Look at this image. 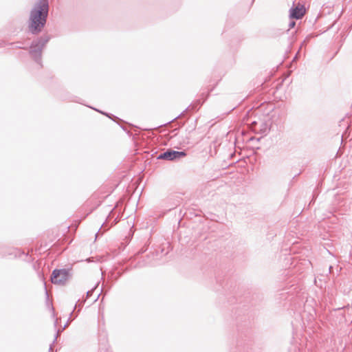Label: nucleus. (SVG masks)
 <instances>
[{"label":"nucleus","instance_id":"nucleus-1","mask_svg":"<svg viewBox=\"0 0 352 352\" xmlns=\"http://www.w3.org/2000/svg\"><path fill=\"white\" fill-rule=\"evenodd\" d=\"M49 14L48 0H38L31 9L28 19V30L34 35L41 32Z\"/></svg>","mask_w":352,"mask_h":352},{"label":"nucleus","instance_id":"nucleus-2","mask_svg":"<svg viewBox=\"0 0 352 352\" xmlns=\"http://www.w3.org/2000/svg\"><path fill=\"white\" fill-rule=\"evenodd\" d=\"M48 35H43L34 39L30 47V54L36 63L41 65L42 58V50L50 41Z\"/></svg>","mask_w":352,"mask_h":352},{"label":"nucleus","instance_id":"nucleus-3","mask_svg":"<svg viewBox=\"0 0 352 352\" xmlns=\"http://www.w3.org/2000/svg\"><path fill=\"white\" fill-rule=\"evenodd\" d=\"M71 277L69 269H55L52 271L51 281L55 285H65Z\"/></svg>","mask_w":352,"mask_h":352},{"label":"nucleus","instance_id":"nucleus-4","mask_svg":"<svg viewBox=\"0 0 352 352\" xmlns=\"http://www.w3.org/2000/svg\"><path fill=\"white\" fill-rule=\"evenodd\" d=\"M186 151H177L172 149H167L157 156L158 160L174 161L186 156Z\"/></svg>","mask_w":352,"mask_h":352},{"label":"nucleus","instance_id":"nucleus-5","mask_svg":"<svg viewBox=\"0 0 352 352\" xmlns=\"http://www.w3.org/2000/svg\"><path fill=\"white\" fill-rule=\"evenodd\" d=\"M305 13V10L303 6L300 7L296 6L289 10V17L292 19H300L304 16Z\"/></svg>","mask_w":352,"mask_h":352},{"label":"nucleus","instance_id":"nucleus-6","mask_svg":"<svg viewBox=\"0 0 352 352\" xmlns=\"http://www.w3.org/2000/svg\"><path fill=\"white\" fill-rule=\"evenodd\" d=\"M60 333V329L57 330L56 333L55 335V338H54L52 343L50 345L49 352H51L52 351L53 345L54 344V343L56 342L58 337L59 336Z\"/></svg>","mask_w":352,"mask_h":352},{"label":"nucleus","instance_id":"nucleus-7","mask_svg":"<svg viewBox=\"0 0 352 352\" xmlns=\"http://www.w3.org/2000/svg\"><path fill=\"white\" fill-rule=\"evenodd\" d=\"M259 132L261 134L265 133L267 132V126L265 123H261V127L259 128Z\"/></svg>","mask_w":352,"mask_h":352},{"label":"nucleus","instance_id":"nucleus-8","mask_svg":"<svg viewBox=\"0 0 352 352\" xmlns=\"http://www.w3.org/2000/svg\"><path fill=\"white\" fill-rule=\"evenodd\" d=\"M114 216H115L114 209H112L111 211L110 212L109 216L107 218L106 223L109 222V221L111 220V219L114 218Z\"/></svg>","mask_w":352,"mask_h":352},{"label":"nucleus","instance_id":"nucleus-9","mask_svg":"<svg viewBox=\"0 0 352 352\" xmlns=\"http://www.w3.org/2000/svg\"><path fill=\"white\" fill-rule=\"evenodd\" d=\"M96 286H97V285L95 286V287H94V288H93L92 289L89 290V291H87V293H86V297H87V298H89L92 295V294H93V292H94V289L96 287Z\"/></svg>","mask_w":352,"mask_h":352},{"label":"nucleus","instance_id":"nucleus-10","mask_svg":"<svg viewBox=\"0 0 352 352\" xmlns=\"http://www.w3.org/2000/svg\"><path fill=\"white\" fill-rule=\"evenodd\" d=\"M295 25H296V22L292 20L291 21H289V25H288L289 30L294 28L295 27Z\"/></svg>","mask_w":352,"mask_h":352},{"label":"nucleus","instance_id":"nucleus-11","mask_svg":"<svg viewBox=\"0 0 352 352\" xmlns=\"http://www.w3.org/2000/svg\"><path fill=\"white\" fill-rule=\"evenodd\" d=\"M256 125H257V122L254 121L252 122V128L253 130H254L255 131H257V129H256Z\"/></svg>","mask_w":352,"mask_h":352},{"label":"nucleus","instance_id":"nucleus-12","mask_svg":"<svg viewBox=\"0 0 352 352\" xmlns=\"http://www.w3.org/2000/svg\"><path fill=\"white\" fill-rule=\"evenodd\" d=\"M300 53V50H298V52L296 53V56H294L293 61L296 60L298 58V56Z\"/></svg>","mask_w":352,"mask_h":352},{"label":"nucleus","instance_id":"nucleus-13","mask_svg":"<svg viewBox=\"0 0 352 352\" xmlns=\"http://www.w3.org/2000/svg\"><path fill=\"white\" fill-rule=\"evenodd\" d=\"M117 218H118V217L115 218V219L113 220V223H111V226H112L113 225H115V224L117 223V221H117Z\"/></svg>","mask_w":352,"mask_h":352},{"label":"nucleus","instance_id":"nucleus-14","mask_svg":"<svg viewBox=\"0 0 352 352\" xmlns=\"http://www.w3.org/2000/svg\"><path fill=\"white\" fill-rule=\"evenodd\" d=\"M305 44H306V41L305 40V41H303V42L301 43V45H300V49H299V50H300L301 47H302L303 45H305Z\"/></svg>","mask_w":352,"mask_h":352},{"label":"nucleus","instance_id":"nucleus-15","mask_svg":"<svg viewBox=\"0 0 352 352\" xmlns=\"http://www.w3.org/2000/svg\"><path fill=\"white\" fill-rule=\"evenodd\" d=\"M99 298V294L97 295L96 298L94 300V302H96Z\"/></svg>","mask_w":352,"mask_h":352},{"label":"nucleus","instance_id":"nucleus-16","mask_svg":"<svg viewBox=\"0 0 352 352\" xmlns=\"http://www.w3.org/2000/svg\"><path fill=\"white\" fill-rule=\"evenodd\" d=\"M67 323L65 325H64L63 329H65V328L66 327V326H67Z\"/></svg>","mask_w":352,"mask_h":352},{"label":"nucleus","instance_id":"nucleus-17","mask_svg":"<svg viewBox=\"0 0 352 352\" xmlns=\"http://www.w3.org/2000/svg\"><path fill=\"white\" fill-rule=\"evenodd\" d=\"M179 116H178L177 117H175V119H177V118H178V117H179ZM173 120H175V118H174Z\"/></svg>","mask_w":352,"mask_h":352}]
</instances>
